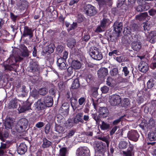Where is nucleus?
Wrapping results in <instances>:
<instances>
[{
  "label": "nucleus",
  "instance_id": "nucleus-1",
  "mask_svg": "<svg viewBox=\"0 0 156 156\" xmlns=\"http://www.w3.org/2000/svg\"><path fill=\"white\" fill-rule=\"evenodd\" d=\"M23 59V58L18 55L16 56L14 55H10L7 60L9 64L5 65L4 68L5 69L15 71L19 66L17 65L16 63L17 62L22 61Z\"/></svg>",
  "mask_w": 156,
  "mask_h": 156
},
{
  "label": "nucleus",
  "instance_id": "nucleus-2",
  "mask_svg": "<svg viewBox=\"0 0 156 156\" xmlns=\"http://www.w3.org/2000/svg\"><path fill=\"white\" fill-rule=\"evenodd\" d=\"M28 121L25 118L21 119L17 123L16 129L18 132L21 133L25 130L28 126Z\"/></svg>",
  "mask_w": 156,
  "mask_h": 156
},
{
  "label": "nucleus",
  "instance_id": "nucleus-3",
  "mask_svg": "<svg viewBox=\"0 0 156 156\" xmlns=\"http://www.w3.org/2000/svg\"><path fill=\"white\" fill-rule=\"evenodd\" d=\"M96 150L100 156H108V152L106 150V147L101 142H97L96 145Z\"/></svg>",
  "mask_w": 156,
  "mask_h": 156
},
{
  "label": "nucleus",
  "instance_id": "nucleus-4",
  "mask_svg": "<svg viewBox=\"0 0 156 156\" xmlns=\"http://www.w3.org/2000/svg\"><path fill=\"white\" fill-rule=\"evenodd\" d=\"M83 11L87 16H90L95 15L97 12L95 8L89 4L84 6Z\"/></svg>",
  "mask_w": 156,
  "mask_h": 156
},
{
  "label": "nucleus",
  "instance_id": "nucleus-5",
  "mask_svg": "<svg viewBox=\"0 0 156 156\" xmlns=\"http://www.w3.org/2000/svg\"><path fill=\"white\" fill-rule=\"evenodd\" d=\"M109 99L110 104L113 106L119 105L122 101L120 96L117 94H113L110 96Z\"/></svg>",
  "mask_w": 156,
  "mask_h": 156
},
{
  "label": "nucleus",
  "instance_id": "nucleus-6",
  "mask_svg": "<svg viewBox=\"0 0 156 156\" xmlns=\"http://www.w3.org/2000/svg\"><path fill=\"white\" fill-rule=\"evenodd\" d=\"M90 55L93 58L98 60H101L103 58L101 53L99 51V50L96 47L93 48Z\"/></svg>",
  "mask_w": 156,
  "mask_h": 156
},
{
  "label": "nucleus",
  "instance_id": "nucleus-7",
  "mask_svg": "<svg viewBox=\"0 0 156 156\" xmlns=\"http://www.w3.org/2000/svg\"><path fill=\"white\" fill-rule=\"evenodd\" d=\"M76 156H90V151L86 147H81L76 150Z\"/></svg>",
  "mask_w": 156,
  "mask_h": 156
},
{
  "label": "nucleus",
  "instance_id": "nucleus-8",
  "mask_svg": "<svg viewBox=\"0 0 156 156\" xmlns=\"http://www.w3.org/2000/svg\"><path fill=\"white\" fill-rule=\"evenodd\" d=\"M40 69V66L38 62L33 61L30 62V65L28 67V70L29 72L34 73L38 71Z\"/></svg>",
  "mask_w": 156,
  "mask_h": 156
},
{
  "label": "nucleus",
  "instance_id": "nucleus-9",
  "mask_svg": "<svg viewBox=\"0 0 156 156\" xmlns=\"http://www.w3.org/2000/svg\"><path fill=\"white\" fill-rule=\"evenodd\" d=\"M34 30L31 28L27 26H25L23 32L22 37H26L28 36L29 38L30 39L33 36V32Z\"/></svg>",
  "mask_w": 156,
  "mask_h": 156
},
{
  "label": "nucleus",
  "instance_id": "nucleus-10",
  "mask_svg": "<svg viewBox=\"0 0 156 156\" xmlns=\"http://www.w3.org/2000/svg\"><path fill=\"white\" fill-rule=\"evenodd\" d=\"M69 105L68 103H64L59 110V112L62 115L66 116L68 115L69 111Z\"/></svg>",
  "mask_w": 156,
  "mask_h": 156
},
{
  "label": "nucleus",
  "instance_id": "nucleus-11",
  "mask_svg": "<svg viewBox=\"0 0 156 156\" xmlns=\"http://www.w3.org/2000/svg\"><path fill=\"white\" fill-rule=\"evenodd\" d=\"M128 137L130 140L136 142L138 140L139 135L136 130H133L129 132Z\"/></svg>",
  "mask_w": 156,
  "mask_h": 156
},
{
  "label": "nucleus",
  "instance_id": "nucleus-12",
  "mask_svg": "<svg viewBox=\"0 0 156 156\" xmlns=\"http://www.w3.org/2000/svg\"><path fill=\"white\" fill-rule=\"evenodd\" d=\"M70 102L73 111H75V113H77V111L79 110V109H77L76 110V108L79 107L77 98L72 97L70 98Z\"/></svg>",
  "mask_w": 156,
  "mask_h": 156
},
{
  "label": "nucleus",
  "instance_id": "nucleus-13",
  "mask_svg": "<svg viewBox=\"0 0 156 156\" xmlns=\"http://www.w3.org/2000/svg\"><path fill=\"white\" fill-rule=\"evenodd\" d=\"M131 47L134 51H138L141 48L142 46V43L139 40L134 41L131 43Z\"/></svg>",
  "mask_w": 156,
  "mask_h": 156
},
{
  "label": "nucleus",
  "instance_id": "nucleus-14",
  "mask_svg": "<svg viewBox=\"0 0 156 156\" xmlns=\"http://www.w3.org/2000/svg\"><path fill=\"white\" fill-rule=\"evenodd\" d=\"M83 113L80 112L77 113L73 119V122L76 124H78L79 122L83 123L84 121L83 119Z\"/></svg>",
  "mask_w": 156,
  "mask_h": 156
},
{
  "label": "nucleus",
  "instance_id": "nucleus-15",
  "mask_svg": "<svg viewBox=\"0 0 156 156\" xmlns=\"http://www.w3.org/2000/svg\"><path fill=\"white\" fill-rule=\"evenodd\" d=\"M114 31L117 33L119 34L121 32L122 27V23L116 21L114 23L113 25Z\"/></svg>",
  "mask_w": 156,
  "mask_h": 156
},
{
  "label": "nucleus",
  "instance_id": "nucleus-16",
  "mask_svg": "<svg viewBox=\"0 0 156 156\" xmlns=\"http://www.w3.org/2000/svg\"><path fill=\"white\" fill-rule=\"evenodd\" d=\"M43 100L47 107H50L53 105V101L51 96H47L45 97L44 98Z\"/></svg>",
  "mask_w": 156,
  "mask_h": 156
},
{
  "label": "nucleus",
  "instance_id": "nucleus-17",
  "mask_svg": "<svg viewBox=\"0 0 156 156\" xmlns=\"http://www.w3.org/2000/svg\"><path fill=\"white\" fill-rule=\"evenodd\" d=\"M18 100L16 98L10 101L8 105L9 108L12 109L17 108L18 106Z\"/></svg>",
  "mask_w": 156,
  "mask_h": 156
},
{
  "label": "nucleus",
  "instance_id": "nucleus-18",
  "mask_svg": "<svg viewBox=\"0 0 156 156\" xmlns=\"http://www.w3.org/2000/svg\"><path fill=\"white\" fill-rule=\"evenodd\" d=\"M27 147L25 144L21 143L18 147L17 152L18 154L22 155L24 154L27 151Z\"/></svg>",
  "mask_w": 156,
  "mask_h": 156
},
{
  "label": "nucleus",
  "instance_id": "nucleus-19",
  "mask_svg": "<svg viewBox=\"0 0 156 156\" xmlns=\"http://www.w3.org/2000/svg\"><path fill=\"white\" fill-rule=\"evenodd\" d=\"M108 74V70L105 68H101L98 71V76L100 78H103Z\"/></svg>",
  "mask_w": 156,
  "mask_h": 156
},
{
  "label": "nucleus",
  "instance_id": "nucleus-20",
  "mask_svg": "<svg viewBox=\"0 0 156 156\" xmlns=\"http://www.w3.org/2000/svg\"><path fill=\"white\" fill-rule=\"evenodd\" d=\"M99 116L102 118L106 117L108 114V111L106 107H100L99 108Z\"/></svg>",
  "mask_w": 156,
  "mask_h": 156
},
{
  "label": "nucleus",
  "instance_id": "nucleus-21",
  "mask_svg": "<svg viewBox=\"0 0 156 156\" xmlns=\"http://www.w3.org/2000/svg\"><path fill=\"white\" fill-rule=\"evenodd\" d=\"M31 104L27 101L23 103V105L19 109H18L20 113H22L24 111L30 109V108Z\"/></svg>",
  "mask_w": 156,
  "mask_h": 156
},
{
  "label": "nucleus",
  "instance_id": "nucleus-22",
  "mask_svg": "<svg viewBox=\"0 0 156 156\" xmlns=\"http://www.w3.org/2000/svg\"><path fill=\"white\" fill-rule=\"evenodd\" d=\"M139 70L143 73H146L148 69V66L146 63L144 62H142L139 65Z\"/></svg>",
  "mask_w": 156,
  "mask_h": 156
},
{
  "label": "nucleus",
  "instance_id": "nucleus-23",
  "mask_svg": "<svg viewBox=\"0 0 156 156\" xmlns=\"http://www.w3.org/2000/svg\"><path fill=\"white\" fill-rule=\"evenodd\" d=\"M54 51V46L52 44H50L47 47L43 50V52L45 54H47L48 55L50 54L53 52Z\"/></svg>",
  "mask_w": 156,
  "mask_h": 156
},
{
  "label": "nucleus",
  "instance_id": "nucleus-24",
  "mask_svg": "<svg viewBox=\"0 0 156 156\" xmlns=\"http://www.w3.org/2000/svg\"><path fill=\"white\" fill-rule=\"evenodd\" d=\"M71 66L75 69H79L81 67V64L79 61L76 60H73L71 63Z\"/></svg>",
  "mask_w": 156,
  "mask_h": 156
},
{
  "label": "nucleus",
  "instance_id": "nucleus-25",
  "mask_svg": "<svg viewBox=\"0 0 156 156\" xmlns=\"http://www.w3.org/2000/svg\"><path fill=\"white\" fill-rule=\"evenodd\" d=\"M36 106L37 108L41 110L45 108L46 107L44 102V100H42L41 99H39L37 101Z\"/></svg>",
  "mask_w": 156,
  "mask_h": 156
},
{
  "label": "nucleus",
  "instance_id": "nucleus-26",
  "mask_svg": "<svg viewBox=\"0 0 156 156\" xmlns=\"http://www.w3.org/2000/svg\"><path fill=\"white\" fill-rule=\"evenodd\" d=\"M100 128L101 130H108L110 128V125L109 123L102 121L100 125Z\"/></svg>",
  "mask_w": 156,
  "mask_h": 156
},
{
  "label": "nucleus",
  "instance_id": "nucleus-27",
  "mask_svg": "<svg viewBox=\"0 0 156 156\" xmlns=\"http://www.w3.org/2000/svg\"><path fill=\"white\" fill-rule=\"evenodd\" d=\"M133 148L132 147L128 148L127 150L126 151H122L123 156H132L134 155V153L133 152Z\"/></svg>",
  "mask_w": 156,
  "mask_h": 156
},
{
  "label": "nucleus",
  "instance_id": "nucleus-28",
  "mask_svg": "<svg viewBox=\"0 0 156 156\" xmlns=\"http://www.w3.org/2000/svg\"><path fill=\"white\" fill-rule=\"evenodd\" d=\"M12 121L10 118H7L5 122V126L6 129L12 128Z\"/></svg>",
  "mask_w": 156,
  "mask_h": 156
},
{
  "label": "nucleus",
  "instance_id": "nucleus-29",
  "mask_svg": "<svg viewBox=\"0 0 156 156\" xmlns=\"http://www.w3.org/2000/svg\"><path fill=\"white\" fill-rule=\"evenodd\" d=\"M150 109L151 111L154 110V111H156V101L154 100L152 101L150 104L149 108L148 107H146L145 109Z\"/></svg>",
  "mask_w": 156,
  "mask_h": 156
},
{
  "label": "nucleus",
  "instance_id": "nucleus-30",
  "mask_svg": "<svg viewBox=\"0 0 156 156\" xmlns=\"http://www.w3.org/2000/svg\"><path fill=\"white\" fill-rule=\"evenodd\" d=\"M148 16V14L147 12H144L141 13L138 15L136 16V19L140 21L144 20Z\"/></svg>",
  "mask_w": 156,
  "mask_h": 156
},
{
  "label": "nucleus",
  "instance_id": "nucleus-31",
  "mask_svg": "<svg viewBox=\"0 0 156 156\" xmlns=\"http://www.w3.org/2000/svg\"><path fill=\"white\" fill-rule=\"evenodd\" d=\"M156 80L152 79H150L147 83V88L151 89L153 87H155L156 85Z\"/></svg>",
  "mask_w": 156,
  "mask_h": 156
},
{
  "label": "nucleus",
  "instance_id": "nucleus-32",
  "mask_svg": "<svg viewBox=\"0 0 156 156\" xmlns=\"http://www.w3.org/2000/svg\"><path fill=\"white\" fill-rule=\"evenodd\" d=\"M68 151L66 147H62L60 149L59 156H67L68 154Z\"/></svg>",
  "mask_w": 156,
  "mask_h": 156
},
{
  "label": "nucleus",
  "instance_id": "nucleus-33",
  "mask_svg": "<svg viewBox=\"0 0 156 156\" xmlns=\"http://www.w3.org/2000/svg\"><path fill=\"white\" fill-rule=\"evenodd\" d=\"M51 144V143L46 138H44L43 139V144H42V147L44 148L49 147Z\"/></svg>",
  "mask_w": 156,
  "mask_h": 156
},
{
  "label": "nucleus",
  "instance_id": "nucleus-34",
  "mask_svg": "<svg viewBox=\"0 0 156 156\" xmlns=\"http://www.w3.org/2000/svg\"><path fill=\"white\" fill-rule=\"evenodd\" d=\"M80 83L78 79L74 80L72 83L71 85V88L72 89H76L79 87Z\"/></svg>",
  "mask_w": 156,
  "mask_h": 156
},
{
  "label": "nucleus",
  "instance_id": "nucleus-35",
  "mask_svg": "<svg viewBox=\"0 0 156 156\" xmlns=\"http://www.w3.org/2000/svg\"><path fill=\"white\" fill-rule=\"evenodd\" d=\"M148 138L151 141L154 140H156V133L152 132L149 133L148 134Z\"/></svg>",
  "mask_w": 156,
  "mask_h": 156
},
{
  "label": "nucleus",
  "instance_id": "nucleus-36",
  "mask_svg": "<svg viewBox=\"0 0 156 156\" xmlns=\"http://www.w3.org/2000/svg\"><path fill=\"white\" fill-rule=\"evenodd\" d=\"M113 81V79L111 77H108L106 80V84L109 86L111 87H113L114 86Z\"/></svg>",
  "mask_w": 156,
  "mask_h": 156
},
{
  "label": "nucleus",
  "instance_id": "nucleus-37",
  "mask_svg": "<svg viewBox=\"0 0 156 156\" xmlns=\"http://www.w3.org/2000/svg\"><path fill=\"white\" fill-rule=\"evenodd\" d=\"M48 92V89L45 87L41 88L38 90L39 93L41 95H44L46 94Z\"/></svg>",
  "mask_w": 156,
  "mask_h": 156
},
{
  "label": "nucleus",
  "instance_id": "nucleus-38",
  "mask_svg": "<svg viewBox=\"0 0 156 156\" xmlns=\"http://www.w3.org/2000/svg\"><path fill=\"white\" fill-rule=\"evenodd\" d=\"M120 104L122 106L126 107L128 106L130 104L129 99L127 98L124 99Z\"/></svg>",
  "mask_w": 156,
  "mask_h": 156
},
{
  "label": "nucleus",
  "instance_id": "nucleus-39",
  "mask_svg": "<svg viewBox=\"0 0 156 156\" xmlns=\"http://www.w3.org/2000/svg\"><path fill=\"white\" fill-rule=\"evenodd\" d=\"M21 55L23 57H28L29 55L27 48L25 46L23 48V51L21 52Z\"/></svg>",
  "mask_w": 156,
  "mask_h": 156
},
{
  "label": "nucleus",
  "instance_id": "nucleus-40",
  "mask_svg": "<svg viewBox=\"0 0 156 156\" xmlns=\"http://www.w3.org/2000/svg\"><path fill=\"white\" fill-rule=\"evenodd\" d=\"M55 131L58 134H60L63 132L64 130L62 127L59 125H57L55 127Z\"/></svg>",
  "mask_w": 156,
  "mask_h": 156
},
{
  "label": "nucleus",
  "instance_id": "nucleus-41",
  "mask_svg": "<svg viewBox=\"0 0 156 156\" xmlns=\"http://www.w3.org/2000/svg\"><path fill=\"white\" fill-rule=\"evenodd\" d=\"M131 29L129 27H127L124 28V30L123 32V34L124 35L128 36L130 35L131 33Z\"/></svg>",
  "mask_w": 156,
  "mask_h": 156
},
{
  "label": "nucleus",
  "instance_id": "nucleus-42",
  "mask_svg": "<svg viewBox=\"0 0 156 156\" xmlns=\"http://www.w3.org/2000/svg\"><path fill=\"white\" fill-rule=\"evenodd\" d=\"M109 138V137L107 136H103L102 137H99L98 138V139L105 142L107 146H108L109 144L110 140Z\"/></svg>",
  "mask_w": 156,
  "mask_h": 156
},
{
  "label": "nucleus",
  "instance_id": "nucleus-43",
  "mask_svg": "<svg viewBox=\"0 0 156 156\" xmlns=\"http://www.w3.org/2000/svg\"><path fill=\"white\" fill-rule=\"evenodd\" d=\"M76 43L75 40L73 39H70L68 40V46L70 48L74 46Z\"/></svg>",
  "mask_w": 156,
  "mask_h": 156
},
{
  "label": "nucleus",
  "instance_id": "nucleus-44",
  "mask_svg": "<svg viewBox=\"0 0 156 156\" xmlns=\"http://www.w3.org/2000/svg\"><path fill=\"white\" fill-rule=\"evenodd\" d=\"M127 143L124 141H121L119 144V147L121 149H124L127 147Z\"/></svg>",
  "mask_w": 156,
  "mask_h": 156
},
{
  "label": "nucleus",
  "instance_id": "nucleus-45",
  "mask_svg": "<svg viewBox=\"0 0 156 156\" xmlns=\"http://www.w3.org/2000/svg\"><path fill=\"white\" fill-rule=\"evenodd\" d=\"M8 135L9 134L8 132L6 131H4V132L3 135L0 132V139L3 141H5L4 137H7L8 136Z\"/></svg>",
  "mask_w": 156,
  "mask_h": 156
},
{
  "label": "nucleus",
  "instance_id": "nucleus-46",
  "mask_svg": "<svg viewBox=\"0 0 156 156\" xmlns=\"http://www.w3.org/2000/svg\"><path fill=\"white\" fill-rule=\"evenodd\" d=\"M92 117L95 120L97 123H99L101 119L99 115L98 116L96 114H94L92 115Z\"/></svg>",
  "mask_w": 156,
  "mask_h": 156
},
{
  "label": "nucleus",
  "instance_id": "nucleus-47",
  "mask_svg": "<svg viewBox=\"0 0 156 156\" xmlns=\"http://www.w3.org/2000/svg\"><path fill=\"white\" fill-rule=\"evenodd\" d=\"M111 75L113 76L117 75L118 74V70L117 68H113L110 71Z\"/></svg>",
  "mask_w": 156,
  "mask_h": 156
},
{
  "label": "nucleus",
  "instance_id": "nucleus-48",
  "mask_svg": "<svg viewBox=\"0 0 156 156\" xmlns=\"http://www.w3.org/2000/svg\"><path fill=\"white\" fill-rule=\"evenodd\" d=\"M105 29L101 25L98 26L95 30V32L98 33L102 32L104 31Z\"/></svg>",
  "mask_w": 156,
  "mask_h": 156
},
{
  "label": "nucleus",
  "instance_id": "nucleus-49",
  "mask_svg": "<svg viewBox=\"0 0 156 156\" xmlns=\"http://www.w3.org/2000/svg\"><path fill=\"white\" fill-rule=\"evenodd\" d=\"M101 90L103 93L106 94L108 91L109 88L108 87L105 86L101 87Z\"/></svg>",
  "mask_w": 156,
  "mask_h": 156
},
{
  "label": "nucleus",
  "instance_id": "nucleus-50",
  "mask_svg": "<svg viewBox=\"0 0 156 156\" xmlns=\"http://www.w3.org/2000/svg\"><path fill=\"white\" fill-rule=\"evenodd\" d=\"M108 20L106 19H103L101 21V25L105 29L106 26V24L108 22Z\"/></svg>",
  "mask_w": 156,
  "mask_h": 156
},
{
  "label": "nucleus",
  "instance_id": "nucleus-51",
  "mask_svg": "<svg viewBox=\"0 0 156 156\" xmlns=\"http://www.w3.org/2000/svg\"><path fill=\"white\" fill-rule=\"evenodd\" d=\"M21 92V95L23 96H25V95H27V90L26 89V87L25 86H22Z\"/></svg>",
  "mask_w": 156,
  "mask_h": 156
},
{
  "label": "nucleus",
  "instance_id": "nucleus-52",
  "mask_svg": "<svg viewBox=\"0 0 156 156\" xmlns=\"http://www.w3.org/2000/svg\"><path fill=\"white\" fill-rule=\"evenodd\" d=\"M73 69L72 66H69L67 69L68 75L69 76H71L73 73Z\"/></svg>",
  "mask_w": 156,
  "mask_h": 156
},
{
  "label": "nucleus",
  "instance_id": "nucleus-53",
  "mask_svg": "<svg viewBox=\"0 0 156 156\" xmlns=\"http://www.w3.org/2000/svg\"><path fill=\"white\" fill-rule=\"evenodd\" d=\"M58 88L60 91H62L65 89V85L63 82H60L58 84Z\"/></svg>",
  "mask_w": 156,
  "mask_h": 156
},
{
  "label": "nucleus",
  "instance_id": "nucleus-54",
  "mask_svg": "<svg viewBox=\"0 0 156 156\" xmlns=\"http://www.w3.org/2000/svg\"><path fill=\"white\" fill-rule=\"evenodd\" d=\"M86 100V99L84 97H81L78 100V105H82L84 104Z\"/></svg>",
  "mask_w": 156,
  "mask_h": 156
},
{
  "label": "nucleus",
  "instance_id": "nucleus-55",
  "mask_svg": "<svg viewBox=\"0 0 156 156\" xmlns=\"http://www.w3.org/2000/svg\"><path fill=\"white\" fill-rule=\"evenodd\" d=\"M57 51L58 53H62L64 50V47L62 45H58L56 48Z\"/></svg>",
  "mask_w": 156,
  "mask_h": 156
},
{
  "label": "nucleus",
  "instance_id": "nucleus-56",
  "mask_svg": "<svg viewBox=\"0 0 156 156\" xmlns=\"http://www.w3.org/2000/svg\"><path fill=\"white\" fill-rule=\"evenodd\" d=\"M148 12L150 15L154 16L156 15V10L155 9H152L148 11Z\"/></svg>",
  "mask_w": 156,
  "mask_h": 156
},
{
  "label": "nucleus",
  "instance_id": "nucleus-57",
  "mask_svg": "<svg viewBox=\"0 0 156 156\" xmlns=\"http://www.w3.org/2000/svg\"><path fill=\"white\" fill-rule=\"evenodd\" d=\"M57 65L59 68L62 70H64L66 68V65L65 62L63 63Z\"/></svg>",
  "mask_w": 156,
  "mask_h": 156
},
{
  "label": "nucleus",
  "instance_id": "nucleus-58",
  "mask_svg": "<svg viewBox=\"0 0 156 156\" xmlns=\"http://www.w3.org/2000/svg\"><path fill=\"white\" fill-rule=\"evenodd\" d=\"M49 56H48L46 57V59L49 61L50 62H54V58L52 55L50 54H49Z\"/></svg>",
  "mask_w": 156,
  "mask_h": 156
},
{
  "label": "nucleus",
  "instance_id": "nucleus-59",
  "mask_svg": "<svg viewBox=\"0 0 156 156\" xmlns=\"http://www.w3.org/2000/svg\"><path fill=\"white\" fill-rule=\"evenodd\" d=\"M143 27L145 30H147L148 31L150 29L149 26L147 22H146L145 23H144Z\"/></svg>",
  "mask_w": 156,
  "mask_h": 156
},
{
  "label": "nucleus",
  "instance_id": "nucleus-60",
  "mask_svg": "<svg viewBox=\"0 0 156 156\" xmlns=\"http://www.w3.org/2000/svg\"><path fill=\"white\" fill-rule=\"evenodd\" d=\"M122 71L124 72L125 76H127L129 73L127 68L126 67H124L123 68Z\"/></svg>",
  "mask_w": 156,
  "mask_h": 156
},
{
  "label": "nucleus",
  "instance_id": "nucleus-61",
  "mask_svg": "<svg viewBox=\"0 0 156 156\" xmlns=\"http://www.w3.org/2000/svg\"><path fill=\"white\" fill-rule=\"evenodd\" d=\"M143 11H146L148 9L150 8V6L147 4H145L142 5Z\"/></svg>",
  "mask_w": 156,
  "mask_h": 156
},
{
  "label": "nucleus",
  "instance_id": "nucleus-62",
  "mask_svg": "<svg viewBox=\"0 0 156 156\" xmlns=\"http://www.w3.org/2000/svg\"><path fill=\"white\" fill-rule=\"evenodd\" d=\"M44 124L42 122H39L37 123L35 125L36 127L40 128H41L44 126Z\"/></svg>",
  "mask_w": 156,
  "mask_h": 156
},
{
  "label": "nucleus",
  "instance_id": "nucleus-63",
  "mask_svg": "<svg viewBox=\"0 0 156 156\" xmlns=\"http://www.w3.org/2000/svg\"><path fill=\"white\" fill-rule=\"evenodd\" d=\"M66 61L63 58H59L58 59L57 61V65L60 64L61 63H63L65 62Z\"/></svg>",
  "mask_w": 156,
  "mask_h": 156
},
{
  "label": "nucleus",
  "instance_id": "nucleus-64",
  "mask_svg": "<svg viewBox=\"0 0 156 156\" xmlns=\"http://www.w3.org/2000/svg\"><path fill=\"white\" fill-rule=\"evenodd\" d=\"M156 36V33L155 31H152L149 34V38H154Z\"/></svg>",
  "mask_w": 156,
  "mask_h": 156
}]
</instances>
